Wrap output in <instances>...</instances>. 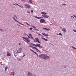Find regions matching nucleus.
I'll return each instance as SVG.
<instances>
[{
	"instance_id": "5fc2aeb1",
	"label": "nucleus",
	"mask_w": 76,
	"mask_h": 76,
	"mask_svg": "<svg viewBox=\"0 0 76 76\" xmlns=\"http://www.w3.org/2000/svg\"><path fill=\"white\" fill-rule=\"evenodd\" d=\"M50 44H51V43H50Z\"/></svg>"
},
{
	"instance_id": "aec40b11",
	"label": "nucleus",
	"mask_w": 76,
	"mask_h": 76,
	"mask_svg": "<svg viewBox=\"0 0 76 76\" xmlns=\"http://www.w3.org/2000/svg\"><path fill=\"white\" fill-rule=\"evenodd\" d=\"M57 35H61V36H62V34L61 33H59V34H57Z\"/></svg>"
},
{
	"instance_id": "f704fd0d",
	"label": "nucleus",
	"mask_w": 76,
	"mask_h": 76,
	"mask_svg": "<svg viewBox=\"0 0 76 76\" xmlns=\"http://www.w3.org/2000/svg\"><path fill=\"white\" fill-rule=\"evenodd\" d=\"M72 47H73V48H74V49H75V50H76V48H75V47H73V46H72Z\"/></svg>"
},
{
	"instance_id": "7ed1b4c3",
	"label": "nucleus",
	"mask_w": 76,
	"mask_h": 76,
	"mask_svg": "<svg viewBox=\"0 0 76 76\" xmlns=\"http://www.w3.org/2000/svg\"><path fill=\"white\" fill-rule=\"evenodd\" d=\"M22 38H23V40H24L25 42H27V43H29V42H30V40H29V39H28V38H25L23 37H22Z\"/></svg>"
},
{
	"instance_id": "4c0bfd02",
	"label": "nucleus",
	"mask_w": 76,
	"mask_h": 76,
	"mask_svg": "<svg viewBox=\"0 0 76 76\" xmlns=\"http://www.w3.org/2000/svg\"><path fill=\"white\" fill-rule=\"evenodd\" d=\"M27 13H30V12H29V11H28V12H27Z\"/></svg>"
},
{
	"instance_id": "f03ea898",
	"label": "nucleus",
	"mask_w": 76,
	"mask_h": 76,
	"mask_svg": "<svg viewBox=\"0 0 76 76\" xmlns=\"http://www.w3.org/2000/svg\"><path fill=\"white\" fill-rule=\"evenodd\" d=\"M15 18H16V19H18V18L16 15L14 16V17H13V19H14V20L16 22H18V23H19V24H20V25H21L24 26V24H23L22 23H20L19 22V21H18V20H16V19H15Z\"/></svg>"
},
{
	"instance_id": "864d4df0",
	"label": "nucleus",
	"mask_w": 76,
	"mask_h": 76,
	"mask_svg": "<svg viewBox=\"0 0 76 76\" xmlns=\"http://www.w3.org/2000/svg\"><path fill=\"white\" fill-rule=\"evenodd\" d=\"M18 25H19V24H18Z\"/></svg>"
},
{
	"instance_id": "f8f14e48",
	"label": "nucleus",
	"mask_w": 76,
	"mask_h": 76,
	"mask_svg": "<svg viewBox=\"0 0 76 76\" xmlns=\"http://www.w3.org/2000/svg\"><path fill=\"white\" fill-rule=\"evenodd\" d=\"M42 16L44 18H49V16L47 15H42Z\"/></svg>"
},
{
	"instance_id": "603ef678",
	"label": "nucleus",
	"mask_w": 76,
	"mask_h": 76,
	"mask_svg": "<svg viewBox=\"0 0 76 76\" xmlns=\"http://www.w3.org/2000/svg\"><path fill=\"white\" fill-rule=\"evenodd\" d=\"M51 45H53V44H51Z\"/></svg>"
},
{
	"instance_id": "473e14b6",
	"label": "nucleus",
	"mask_w": 76,
	"mask_h": 76,
	"mask_svg": "<svg viewBox=\"0 0 76 76\" xmlns=\"http://www.w3.org/2000/svg\"><path fill=\"white\" fill-rule=\"evenodd\" d=\"M31 13H33V12H34V11H33V10H31Z\"/></svg>"
},
{
	"instance_id": "2eb2a0df",
	"label": "nucleus",
	"mask_w": 76,
	"mask_h": 76,
	"mask_svg": "<svg viewBox=\"0 0 76 76\" xmlns=\"http://www.w3.org/2000/svg\"><path fill=\"white\" fill-rule=\"evenodd\" d=\"M41 14L42 15H47V14L46 13L44 12H41Z\"/></svg>"
},
{
	"instance_id": "58836bf2",
	"label": "nucleus",
	"mask_w": 76,
	"mask_h": 76,
	"mask_svg": "<svg viewBox=\"0 0 76 76\" xmlns=\"http://www.w3.org/2000/svg\"><path fill=\"white\" fill-rule=\"evenodd\" d=\"M27 36H28V38H30V37H29V36L28 35Z\"/></svg>"
},
{
	"instance_id": "3c124183",
	"label": "nucleus",
	"mask_w": 76,
	"mask_h": 76,
	"mask_svg": "<svg viewBox=\"0 0 76 76\" xmlns=\"http://www.w3.org/2000/svg\"><path fill=\"white\" fill-rule=\"evenodd\" d=\"M73 18H74V17H73Z\"/></svg>"
},
{
	"instance_id": "a19ab883",
	"label": "nucleus",
	"mask_w": 76,
	"mask_h": 76,
	"mask_svg": "<svg viewBox=\"0 0 76 76\" xmlns=\"http://www.w3.org/2000/svg\"><path fill=\"white\" fill-rule=\"evenodd\" d=\"M41 38H42V39H43V38H43V37H41Z\"/></svg>"
},
{
	"instance_id": "ea45409f",
	"label": "nucleus",
	"mask_w": 76,
	"mask_h": 76,
	"mask_svg": "<svg viewBox=\"0 0 76 76\" xmlns=\"http://www.w3.org/2000/svg\"><path fill=\"white\" fill-rule=\"evenodd\" d=\"M0 31H2L3 29H0Z\"/></svg>"
},
{
	"instance_id": "423d86ee",
	"label": "nucleus",
	"mask_w": 76,
	"mask_h": 76,
	"mask_svg": "<svg viewBox=\"0 0 76 76\" xmlns=\"http://www.w3.org/2000/svg\"><path fill=\"white\" fill-rule=\"evenodd\" d=\"M34 42H38V43H39V44H41V42L39 41L38 38H35V39L34 40Z\"/></svg>"
},
{
	"instance_id": "8fccbe9b",
	"label": "nucleus",
	"mask_w": 76,
	"mask_h": 76,
	"mask_svg": "<svg viewBox=\"0 0 76 76\" xmlns=\"http://www.w3.org/2000/svg\"><path fill=\"white\" fill-rule=\"evenodd\" d=\"M34 76H35V75H34Z\"/></svg>"
},
{
	"instance_id": "393cba45",
	"label": "nucleus",
	"mask_w": 76,
	"mask_h": 76,
	"mask_svg": "<svg viewBox=\"0 0 76 76\" xmlns=\"http://www.w3.org/2000/svg\"><path fill=\"white\" fill-rule=\"evenodd\" d=\"M62 5L63 6H66V4H62Z\"/></svg>"
},
{
	"instance_id": "f3484780",
	"label": "nucleus",
	"mask_w": 76,
	"mask_h": 76,
	"mask_svg": "<svg viewBox=\"0 0 76 76\" xmlns=\"http://www.w3.org/2000/svg\"><path fill=\"white\" fill-rule=\"evenodd\" d=\"M11 56V54L10 53L7 52V56Z\"/></svg>"
},
{
	"instance_id": "72a5a7b5",
	"label": "nucleus",
	"mask_w": 76,
	"mask_h": 76,
	"mask_svg": "<svg viewBox=\"0 0 76 76\" xmlns=\"http://www.w3.org/2000/svg\"><path fill=\"white\" fill-rule=\"evenodd\" d=\"M38 35H39V36H41V34L39 33L38 34Z\"/></svg>"
},
{
	"instance_id": "a18cd8bd",
	"label": "nucleus",
	"mask_w": 76,
	"mask_h": 76,
	"mask_svg": "<svg viewBox=\"0 0 76 76\" xmlns=\"http://www.w3.org/2000/svg\"><path fill=\"white\" fill-rule=\"evenodd\" d=\"M14 56H15V57H16V55L14 54Z\"/></svg>"
},
{
	"instance_id": "6e6552de",
	"label": "nucleus",
	"mask_w": 76,
	"mask_h": 76,
	"mask_svg": "<svg viewBox=\"0 0 76 76\" xmlns=\"http://www.w3.org/2000/svg\"><path fill=\"white\" fill-rule=\"evenodd\" d=\"M40 22L42 23H45V20L44 19H41L40 20Z\"/></svg>"
},
{
	"instance_id": "49530a36",
	"label": "nucleus",
	"mask_w": 76,
	"mask_h": 76,
	"mask_svg": "<svg viewBox=\"0 0 76 76\" xmlns=\"http://www.w3.org/2000/svg\"><path fill=\"white\" fill-rule=\"evenodd\" d=\"M71 18H73V16H71Z\"/></svg>"
},
{
	"instance_id": "cd10ccee",
	"label": "nucleus",
	"mask_w": 76,
	"mask_h": 76,
	"mask_svg": "<svg viewBox=\"0 0 76 76\" xmlns=\"http://www.w3.org/2000/svg\"><path fill=\"white\" fill-rule=\"evenodd\" d=\"M23 56L22 57H24V56H26V55H25V54L24 53H23Z\"/></svg>"
},
{
	"instance_id": "c03bdc74",
	"label": "nucleus",
	"mask_w": 76,
	"mask_h": 76,
	"mask_svg": "<svg viewBox=\"0 0 76 76\" xmlns=\"http://www.w3.org/2000/svg\"><path fill=\"white\" fill-rule=\"evenodd\" d=\"M18 45H21V43H19V44H18Z\"/></svg>"
},
{
	"instance_id": "9b49d317",
	"label": "nucleus",
	"mask_w": 76,
	"mask_h": 76,
	"mask_svg": "<svg viewBox=\"0 0 76 76\" xmlns=\"http://www.w3.org/2000/svg\"><path fill=\"white\" fill-rule=\"evenodd\" d=\"M32 48H34V49H35L37 51V52H39V53H41V51H39V50L37 48L35 47H33Z\"/></svg>"
},
{
	"instance_id": "09e8293b",
	"label": "nucleus",
	"mask_w": 76,
	"mask_h": 76,
	"mask_svg": "<svg viewBox=\"0 0 76 76\" xmlns=\"http://www.w3.org/2000/svg\"><path fill=\"white\" fill-rule=\"evenodd\" d=\"M22 1H23V0H21Z\"/></svg>"
},
{
	"instance_id": "9d476101",
	"label": "nucleus",
	"mask_w": 76,
	"mask_h": 76,
	"mask_svg": "<svg viewBox=\"0 0 76 76\" xmlns=\"http://www.w3.org/2000/svg\"><path fill=\"white\" fill-rule=\"evenodd\" d=\"M34 18H35L37 19H42V18H43L42 17H38L37 16H34Z\"/></svg>"
},
{
	"instance_id": "79ce46f5",
	"label": "nucleus",
	"mask_w": 76,
	"mask_h": 76,
	"mask_svg": "<svg viewBox=\"0 0 76 76\" xmlns=\"http://www.w3.org/2000/svg\"><path fill=\"white\" fill-rule=\"evenodd\" d=\"M40 37H43V36H42V35H40Z\"/></svg>"
},
{
	"instance_id": "e433bc0d",
	"label": "nucleus",
	"mask_w": 76,
	"mask_h": 76,
	"mask_svg": "<svg viewBox=\"0 0 76 76\" xmlns=\"http://www.w3.org/2000/svg\"><path fill=\"white\" fill-rule=\"evenodd\" d=\"M29 47H32V48H33V47H32V46L30 45L29 46Z\"/></svg>"
},
{
	"instance_id": "a211bd4d",
	"label": "nucleus",
	"mask_w": 76,
	"mask_h": 76,
	"mask_svg": "<svg viewBox=\"0 0 76 76\" xmlns=\"http://www.w3.org/2000/svg\"><path fill=\"white\" fill-rule=\"evenodd\" d=\"M62 31H63V32H66V28H64L63 29Z\"/></svg>"
},
{
	"instance_id": "c756f323",
	"label": "nucleus",
	"mask_w": 76,
	"mask_h": 76,
	"mask_svg": "<svg viewBox=\"0 0 76 76\" xmlns=\"http://www.w3.org/2000/svg\"><path fill=\"white\" fill-rule=\"evenodd\" d=\"M29 2L30 3H32V0H29Z\"/></svg>"
},
{
	"instance_id": "0eeeda50",
	"label": "nucleus",
	"mask_w": 76,
	"mask_h": 76,
	"mask_svg": "<svg viewBox=\"0 0 76 76\" xmlns=\"http://www.w3.org/2000/svg\"><path fill=\"white\" fill-rule=\"evenodd\" d=\"M25 6L26 9H30L31 8V6L29 4H25Z\"/></svg>"
},
{
	"instance_id": "39448f33",
	"label": "nucleus",
	"mask_w": 76,
	"mask_h": 76,
	"mask_svg": "<svg viewBox=\"0 0 76 76\" xmlns=\"http://www.w3.org/2000/svg\"><path fill=\"white\" fill-rule=\"evenodd\" d=\"M22 48L21 47L20 48H19L16 52L17 54H19V53H22Z\"/></svg>"
},
{
	"instance_id": "a878e982",
	"label": "nucleus",
	"mask_w": 76,
	"mask_h": 76,
	"mask_svg": "<svg viewBox=\"0 0 76 76\" xmlns=\"http://www.w3.org/2000/svg\"><path fill=\"white\" fill-rule=\"evenodd\" d=\"M29 36H30V37H32V34H29Z\"/></svg>"
},
{
	"instance_id": "1a4fd4ad",
	"label": "nucleus",
	"mask_w": 76,
	"mask_h": 76,
	"mask_svg": "<svg viewBox=\"0 0 76 76\" xmlns=\"http://www.w3.org/2000/svg\"><path fill=\"white\" fill-rule=\"evenodd\" d=\"M30 51H32V52H33V53H34V54H35L36 55H37V57H38V54H37V53L36 52H34V50H32L31 49H30Z\"/></svg>"
},
{
	"instance_id": "412c9836",
	"label": "nucleus",
	"mask_w": 76,
	"mask_h": 76,
	"mask_svg": "<svg viewBox=\"0 0 76 76\" xmlns=\"http://www.w3.org/2000/svg\"><path fill=\"white\" fill-rule=\"evenodd\" d=\"M8 68H7V67H6L5 68V72H6L7 70V69Z\"/></svg>"
},
{
	"instance_id": "b1692460",
	"label": "nucleus",
	"mask_w": 76,
	"mask_h": 76,
	"mask_svg": "<svg viewBox=\"0 0 76 76\" xmlns=\"http://www.w3.org/2000/svg\"><path fill=\"white\" fill-rule=\"evenodd\" d=\"M43 39H44V40H45V41H48V40L46 39H45V38H43Z\"/></svg>"
},
{
	"instance_id": "2f4dec72",
	"label": "nucleus",
	"mask_w": 76,
	"mask_h": 76,
	"mask_svg": "<svg viewBox=\"0 0 76 76\" xmlns=\"http://www.w3.org/2000/svg\"><path fill=\"white\" fill-rule=\"evenodd\" d=\"M30 30H32V27H31L30 28H29Z\"/></svg>"
},
{
	"instance_id": "ddd939ff",
	"label": "nucleus",
	"mask_w": 76,
	"mask_h": 76,
	"mask_svg": "<svg viewBox=\"0 0 76 76\" xmlns=\"http://www.w3.org/2000/svg\"><path fill=\"white\" fill-rule=\"evenodd\" d=\"M42 35H44V36H45V37H48V34L45 33H42Z\"/></svg>"
},
{
	"instance_id": "6ab92c4d",
	"label": "nucleus",
	"mask_w": 76,
	"mask_h": 76,
	"mask_svg": "<svg viewBox=\"0 0 76 76\" xmlns=\"http://www.w3.org/2000/svg\"><path fill=\"white\" fill-rule=\"evenodd\" d=\"M16 5H17V6H19V7H21V8H23V6H20V5H18V4H16Z\"/></svg>"
},
{
	"instance_id": "bb28decb",
	"label": "nucleus",
	"mask_w": 76,
	"mask_h": 76,
	"mask_svg": "<svg viewBox=\"0 0 76 76\" xmlns=\"http://www.w3.org/2000/svg\"><path fill=\"white\" fill-rule=\"evenodd\" d=\"M34 29L35 30H36V31H39V30L37 29H36V28H34Z\"/></svg>"
},
{
	"instance_id": "c85d7f7f",
	"label": "nucleus",
	"mask_w": 76,
	"mask_h": 76,
	"mask_svg": "<svg viewBox=\"0 0 76 76\" xmlns=\"http://www.w3.org/2000/svg\"><path fill=\"white\" fill-rule=\"evenodd\" d=\"M30 38L31 39H34V37H32V36L31 37H30Z\"/></svg>"
},
{
	"instance_id": "7c9ffc66",
	"label": "nucleus",
	"mask_w": 76,
	"mask_h": 76,
	"mask_svg": "<svg viewBox=\"0 0 76 76\" xmlns=\"http://www.w3.org/2000/svg\"><path fill=\"white\" fill-rule=\"evenodd\" d=\"M73 31H74V32H76V30L74 29L73 30Z\"/></svg>"
},
{
	"instance_id": "20e7f679",
	"label": "nucleus",
	"mask_w": 76,
	"mask_h": 76,
	"mask_svg": "<svg viewBox=\"0 0 76 76\" xmlns=\"http://www.w3.org/2000/svg\"><path fill=\"white\" fill-rule=\"evenodd\" d=\"M31 45H34V46H35V47H38L39 48H42V46H40V44H37L36 45H35L34 44L31 43Z\"/></svg>"
},
{
	"instance_id": "4468645a",
	"label": "nucleus",
	"mask_w": 76,
	"mask_h": 76,
	"mask_svg": "<svg viewBox=\"0 0 76 76\" xmlns=\"http://www.w3.org/2000/svg\"><path fill=\"white\" fill-rule=\"evenodd\" d=\"M32 74L31 73L29 72H28V76H32Z\"/></svg>"
},
{
	"instance_id": "4be33fe9",
	"label": "nucleus",
	"mask_w": 76,
	"mask_h": 76,
	"mask_svg": "<svg viewBox=\"0 0 76 76\" xmlns=\"http://www.w3.org/2000/svg\"><path fill=\"white\" fill-rule=\"evenodd\" d=\"M32 28H34V29H35V28H36V27H35V26H32Z\"/></svg>"
},
{
	"instance_id": "c9c22d12",
	"label": "nucleus",
	"mask_w": 76,
	"mask_h": 76,
	"mask_svg": "<svg viewBox=\"0 0 76 76\" xmlns=\"http://www.w3.org/2000/svg\"><path fill=\"white\" fill-rule=\"evenodd\" d=\"M24 35H26V34L24 33L23 34Z\"/></svg>"
},
{
	"instance_id": "dca6fc26",
	"label": "nucleus",
	"mask_w": 76,
	"mask_h": 76,
	"mask_svg": "<svg viewBox=\"0 0 76 76\" xmlns=\"http://www.w3.org/2000/svg\"><path fill=\"white\" fill-rule=\"evenodd\" d=\"M43 29H44V30H45V31H50V29L49 28H43Z\"/></svg>"
},
{
	"instance_id": "37998d69",
	"label": "nucleus",
	"mask_w": 76,
	"mask_h": 76,
	"mask_svg": "<svg viewBox=\"0 0 76 76\" xmlns=\"http://www.w3.org/2000/svg\"><path fill=\"white\" fill-rule=\"evenodd\" d=\"M12 75H15V73L14 72V73H13L12 74Z\"/></svg>"
},
{
	"instance_id": "de8ad7c7",
	"label": "nucleus",
	"mask_w": 76,
	"mask_h": 76,
	"mask_svg": "<svg viewBox=\"0 0 76 76\" xmlns=\"http://www.w3.org/2000/svg\"><path fill=\"white\" fill-rule=\"evenodd\" d=\"M14 5H15V6H16V5L15 4H14Z\"/></svg>"
},
{
	"instance_id": "5701e85b",
	"label": "nucleus",
	"mask_w": 76,
	"mask_h": 76,
	"mask_svg": "<svg viewBox=\"0 0 76 76\" xmlns=\"http://www.w3.org/2000/svg\"><path fill=\"white\" fill-rule=\"evenodd\" d=\"M25 23H26V24H27V25H28V26H30V25H29V24H28V23L27 22H25Z\"/></svg>"
},
{
	"instance_id": "f257e3e1",
	"label": "nucleus",
	"mask_w": 76,
	"mask_h": 76,
	"mask_svg": "<svg viewBox=\"0 0 76 76\" xmlns=\"http://www.w3.org/2000/svg\"><path fill=\"white\" fill-rule=\"evenodd\" d=\"M39 57L44 59H45L46 60L50 59V57L46 55H39Z\"/></svg>"
}]
</instances>
